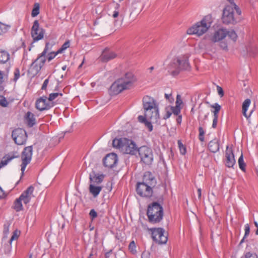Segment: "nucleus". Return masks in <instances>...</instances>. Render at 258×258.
<instances>
[{
  "instance_id": "obj_1",
  "label": "nucleus",
  "mask_w": 258,
  "mask_h": 258,
  "mask_svg": "<svg viewBox=\"0 0 258 258\" xmlns=\"http://www.w3.org/2000/svg\"><path fill=\"white\" fill-rule=\"evenodd\" d=\"M144 114L147 118L153 121V123H158L159 120V110L158 104L152 97L145 96L143 98Z\"/></svg>"
},
{
  "instance_id": "obj_2",
  "label": "nucleus",
  "mask_w": 258,
  "mask_h": 258,
  "mask_svg": "<svg viewBox=\"0 0 258 258\" xmlns=\"http://www.w3.org/2000/svg\"><path fill=\"white\" fill-rule=\"evenodd\" d=\"M136 81V79L132 73H126L111 85L109 91L110 94L117 95L124 90L130 89L133 86Z\"/></svg>"
},
{
  "instance_id": "obj_3",
  "label": "nucleus",
  "mask_w": 258,
  "mask_h": 258,
  "mask_svg": "<svg viewBox=\"0 0 258 258\" xmlns=\"http://www.w3.org/2000/svg\"><path fill=\"white\" fill-rule=\"evenodd\" d=\"M213 23V19L211 15H207L203 19L192 25L186 30V33L188 35H195L200 37L205 34L211 26Z\"/></svg>"
},
{
  "instance_id": "obj_4",
  "label": "nucleus",
  "mask_w": 258,
  "mask_h": 258,
  "mask_svg": "<svg viewBox=\"0 0 258 258\" xmlns=\"http://www.w3.org/2000/svg\"><path fill=\"white\" fill-rule=\"evenodd\" d=\"M113 147L118 149L122 153L135 155L138 151L136 143L127 138L115 139L112 141Z\"/></svg>"
},
{
  "instance_id": "obj_5",
  "label": "nucleus",
  "mask_w": 258,
  "mask_h": 258,
  "mask_svg": "<svg viewBox=\"0 0 258 258\" xmlns=\"http://www.w3.org/2000/svg\"><path fill=\"white\" fill-rule=\"evenodd\" d=\"M147 215L149 221L152 224L161 222L163 217L162 206L157 202H153L148 207Z\"/></svg>"
},
{
  "instance_id": "obj_6",
  "label": "nucleus",
  "mask_w": 258,
  "mask_h": 258,
  "mask_svg": "<svg viewBox=\"0 0 258 258\" xmlns=\"http://www.w3.org/2000/svg\"><path fill=\"white\" fill-rule=\"evenodd\" d=\"M171 66L176 70L172 72L173 75H176L180 70H187L189 69L188 56L186 55L178 56L173 59Z\"/></svg>"
},
{
  "instance_id": "obj_7",
  "label": "nucleus",
  "mask_w": 258,
  "mask_h": 258,
  "mask_svg": "<svg viewBox=\"0 0 258 258\" xmlns=\"http://www.w3.org/2000/svg\"><path fill=\"white\" fill-rule=\"evenodd\" d=\"M9 230L8 226H5L3 231V237L2 238V244L5 247L6 252H9L12 249V242L13 241L17 240L20 236V231L15 230L11 236V238L8 239V234Z\"/></svg>"
},
{
  "instance_id": "obj_8",
  "label": "nucleus",
  "mask_w": 258,
  "mask_h": 258,
  "mask_svg": "<svg viewBox=\"0 0 258 258\" xmlns=\"http://www.w3.org/2000/svg\"><path fill=\"white\" fill-rule=\"evenodd\" d=\"M227 35L226 29L221 28L216 30L211 37V40L214 43L219 42V46L223 50H228V44L224 39Z\"/></svg>"
},
{
  "instance_id": "obj_9",
  "label": "nucleus",
  "mask_w": 258,
  "mask_h": 258,
  "mask_svg": "<svg viewBox=\"0 0 258 258\" xmlns=\"http://www.w3.org/2000/svg\"><path fill=\"white\" fill-rule=\"evenodd\" d=\"M235 9L232 5H226L223 11L222 20L225 24H235L237 23V14H234ZM236 14H237L236 13Z\"/></svg>"
},
{
  "instance_id": "obj_10",
  "label": "nucleus",
  "mask_w": 258,
  "mask_h": 258,
  "mask_svg": "<svg viewBox=\"0 0 258 258\" xmlns=\"http://www.w3.org/2000/svg\"><path fill=\"white\" fill-rule=\"evenodd\" d=\"M141 161L146 164L150 165L153 161V153L151 148L143 146L138 149Z\"/></svg>"
},
{
  "instance_id": "obj_11",
  "label": "nucleus",
  "mask_w": 258,
  "mask_h": 258,
  "mask_svg": "<svg viewBox=\"0 0 258 258\" xmlns=\"http://www.w3.org/2000/svg\"><path fill=\"white\" fill-rule=\"evenodd\" d=\"M32 146L26 147L24 149L21 156L22 162L21 165V170L22 172L21 177H22L23 176L24 172L25 171L27 165L30 163L32 159Z\"/></svg>"
},
{
  "instance_id": "obj_12",
  "label": "nucleus",
  "mask_w": 258,
  "mask_h": 258,
  "mask_svg": "<svg viewBox=\"0 0 258 258\" xmlns=\"http://www.w3.org/2000/svg\"><path fill=\"white\" fill-rule=\"evenodd\" d=\"M152 237L154 241L160 244H165L168 240L167 235L162 228H151Z\"/></svg>"
},
{
  "instance_id": "obj_13",
  "label": "nucleus",
  "mask_w": 258,
  "mask_h": 258,
  "mask_svg": "<svg viewBox=\"0 0 258 258\" xmlns=\"http://www.w3.org/2000/svg\"><path fill=\"white\" fill-rule=\"evenodd\" d=\"M45 33V30L40 27L38 20H35L31 30V35L33 38V42H37L42 40Z\"/></svg>"
},
{
  "instance_id": "obj_14",
  "label": "nucleus",
  "mask_w": 258,
  "mask_h": 258,
  "mask_svg": "<svg viewBox=\"0 0 258 258\" xmlns=\"http://www.w3.org/2000/svg\"><path fill=\"white\" fill-rule=\"evenodd\" d=\"M12 137L15 143L18 145L25 144L27 139L26 132L20 128L14 130L12 132Z\"/></svg>"
},
{
  "instance_id": "obj_15",
  "label": "nucleus",
  "mask_w": 258,
  "mask_h": 258,
  "mask_svg": "<svg viewBox=\"0 0 258 258\" xmlns=\"http://www.w3.org/2000/svg\"><path fill=\"white\" fill-rule=\"evenodd\" d=\"M53 102H49L46 96H43L38 98L35 102V107L39 111L48 110L54 106Z\"/></svg>"
},
{
  "instance_id": "obj_16",
  "label": "nucleus",
  "mask_w": 258,
  "mask_h": 258,
  "mask_svg": "<svg viewBox=\"0 0 258 258\" xmlns=\"http://www.w3.org/2000/svg\"><path fill=\"white\" fill-rule=\"evenodd\" d=\"M136 190L138 195L143 197H150L153 192L151 185L144 182L138 183Z\"/></svg>"
},
{
  "instance_id": "obj_17",
  "label": "nucleus",
  "mask_w": 258,
  "mask_h": 258,
  "mask_svg": "<svg viewBox=\"0 0 258 258\" xmlns=\"http://www.w3.org/2000/svg\"><path fill=\"white\" fill-rule=\"evenodd\" d=\"M46 61V54L41 53L37 58L31 64L30 69L34 74H37L41 70Z\"/></svg>"
},
{
  "instance_id": "obj_18",
  "label": "nucleus",
  "mask_w": 258,
  "mask_h": 258,
  "mask_svg": "<svg viewBox=\"0 0 258 258\" xmlns=\"http://www.w3.org/2000/svg\"><path fill=\"white\" fill-rule=\"evenodd\" d=\"M118 161L117 156L115 153L107 154L103 159V164L106 167L112 168L116 166Z\"/></svg>"
},
{
  "instance_id": "obj_19",
  "label": "nucleus",
  "mask_w": 258,
  "mask_h": 258,
  "mask_svg": "<svg viewBox=\"0 0 258 258\" xmlns=\"http://www.w3.org/2000/svg\"><path fill=\"white\" fill-rule=\"evenodd\" d=\"M225 165L230 168L232 167L235 164V160L232 150L227 146L225 151Z\"/></svg>"
},
{
  "instance_id": "obj_20",
  "label": "nucleus",
  "mask_w": 258,
  "mask_h": 258,
  "mask_svg": "<svg viewBox=\"0 0 258 258\" xmlns=\"http://www.w3.org/2000/svg\"><path fill=\"white\" fill-rule=\"evenodd\" d=\"M34 190V187L33 186H30L25 191H24L19 197L25 204L29 203L31 199L34 197L33 195Z\"/></svg>"
},
{
  "instance_id": "obj_21",
  "label": "nucleus",
  "mask_w": 258,
  "mask_h": 258,
  "mask_svg": "<svg viewBox=\"0 0 258 258\" xmlns=\"http://www.w3.org/2000/svg\"><path fill=\"white\" fill-rule=\"evenodd\" d=\"M116 56V54L115 52L109 50V49L106 48H105L101 55L100 56V60L103 62H107Z\"/></svg>"
},
{
  "instance_id": "obj_22",
  "label": "nucleus",
  "mask_w": 258,
  "mask_h": 258,
  "mask_svg": "<svg viewBox=\"0 0 258 258\" xmlns=\"http://www.w3.org/2000/svg\"><path fill=\"white\" fill-rule=\"evenodd\" d=\"M104 178L103 174L96 173L92 171L89 174L90 184L97 185L101 183Z\"/></svg>"
},
{
  "instance_id": "obj_23",
  "label": "nucleus",
  "mask_w": 258,
  "mask_h": 258,
  "mask_svg": "<svg viewBox=\"0 0 258 258\" xmlns=\"http://www.w3.org/2000/svg\"><path fill=\"white\" fill-rule=\"evenodd\" d=\"M138 119L140 122L144 123L145 125L148 128L149 132L153 131V125L152 124V122L153 123V121L147 118L145 115L144 116L139 115L138 117Z\"/></svg>"
},
{
  "instance_id": "obj_24",
  "label": "nucleus",
  "mask_w": 258,
  "mask_h": 258,
  "mask_svg": "<svg viewBox=\"0 0 258 258\" xmlns=\"http://www.w3.org/2000/svg\"><path fill=\"white\" fill-rule=\"evenodd\" d=\"M143 182L151 186L156 183V179L152 173L148 171L144 174Z\"/></svg>"
},
{
  "instance_id": "obj_25",
  "label": "nucleus",
  "mask_w": 258,
  "mask_h": 258,
  "mask_svg": "<svg viewBox=\"0 0 258 258\" xmlns=\"http://www.w3.org/2000/svg\"><path fill=\"white\" fill-rule=\"evenodd\" d=\"M209 150L212 153H215L219 150V143L217 139L211 141L208 145Z\"/></svg>"
},
{
  "instance_id": "obj_26",
  "label": "nucleus",
  "mask_w": 258,
  "mask_h": 258,
  "mask_svg": "<svg viewBox=\"0 0 258 258\" xmlns=\"http://www.w3.org/2000/svg\"><path fill=\"white\" fill-rule=\"evenodd\" d=\"M25 119L29 127L33 126L36 123V119L33 113L28 111L25 116Z\"/></svg>"
},
{
  "instance_id": "obj_27",
  "label": "nucleus",
  "mask_w": 258,
  "mask_h": 258,
  "mask_svg": "<svg viewBox=\"0 0 258 258\" xmlns=\"http://www.w3.org/2000/svg\"><path fill=\"white\" fill-rule=\"evenodd\" d=\"M102 189V186L100 185H94L93 184H90L89 185V192L94 198L97 197L99 195Z\"/></svg>"
},
{
  "instance_id": "obj_28",
  "label": "nucleus",
  "mask_w": 258,
  "mask_h": 258,
  "mask_svg": "<svg viewBox=\"0 0 258 258\" xmlns=\"http://www.w3.org/2000/svg\"><path fill=\"white\" fill-rule=\"evenodd\" d=\"M251 101L249 99H245L242 103V113L243 115L248 119L252 114L253 111V109L250 111L249 115H247L246 112L248 110V108L250 104Z\"/></svg>"
},
{
  "instance_id": "obj_29",
  "label": "nucleus",
  "mask_w": 258,
  "mask_h": 258,
  "mask_svg": "<svg viewBox=\"0 0 258 258\" xmlns=\"http://www.w3.org/2000/svg\"><path fill=\"white\" fill-rule=\"evenodd\" d=\"M209 113V111L207 109H201L200 110L199 115L198 117V119L200 122H202L204 124L205 122V121L208 119Z\"/></svg>"
},
{
  "instance_id": "obj_30",
  "label": "nucleus",
  "mask_w": 258,
  "mask_h": 258,
  "mask_svg": "<svg viewBox=\"0 0 258 258\" xmlns=\"http://www.w3.org/2000/svg\"><path fill=\"white\" fill-rule=\"evenodd\" d=\"M10 59L9 53L5 50H0V63H5Z\"/></svg>"
},
{
  "instance_id": "obj_31",
  "label": "nucleus",
  "mask_w": 258,
  "mask_h": 258,
  "mask_svg": "<svg viewBox=\"0 0 258 258\" xmlns=\"http://www.w3.org/2000/svg\"><path fill=\"white\" fill-rule=\"evenodd\" d=\"M210 107L213 109L211 111L213 113V116L218 117V114L220 110L221 109V106L217 103H215L210 105Z\"/></svg>"
},
{
  "instance_id": "obj_32",
  "label": "nucleus",
  "mask_w": 258,
  "mask_h": 258,
  "mask_svg": "<svg viewBox=\"0 0 258 258\" xmlns=\"http://www.w3.org/2000/svg\"><path fill=\"white\" fill-rule=\"evenodd\" d=\"M22 202L23 201L20 198L17 199L14 202V209L17 211L19 212L23 210V205Z\"/></svg>"
},
{
  "instance_id": "obj_33",
  "label": "nucleus",
  "mask_w": 258,
  "mask_h": 258,
  "mask_svg": "<svg viewBox=\"0 0 258 258\" xmlns=\"http://www.w3.org/2000/svg\"><path fill=\"white\" fill-rule=\"evenodd\" d=\"M227 36L233 42H235L236 41L237 35L234 30L227 31Z\"/></svg>"
},
{
  "instance_id": "obj_34",
  "label": "nucleus",
  "mask_w": 258,
  "mask_h": 258,
  "mask_svg": "<svg viewBox=\"0 0 258 258\" xmlns=\"http://www.w3.org/2000/svg\"><path fill=\"white\" fill-rule=\"evenodd\" d=\"M39 5L38 3L34 4V8L31 13L32 17H35L39 14Z\"/></svg>"
},
{
  "instance_id": "obj_35",
  "label": "nucleus",
  "mask_w": 258,
  "mask_h": 258,
  "mask_svg": "<svg viewBox=\"0 0 258 258\" xmlns=\"http://www.w3.org/2000/svg\"><path fill=\"white\" fill-rule=\"evenodd\" d=\"M13 158V157L10 156L6 157V158H4L1 161H0V169L7 165L8 163L10 162Z\"/></svg>"
},
{
  "instance_id": "obj_36",
  "label": "nucleus",
  "mask_w": 258,
  "mask_h": 258,
  "mask_svg": "<svg viewBox=\"0 0 258 258\" xmlns=\"http://www.w3.org/2000/svg\"><path fill=\"white\" fill-rule=\"evenodd\" d=\"M238 163L239 168L241 170L244 171L245 170V163L244 162L243 157L242 153H241V156H240V157L238 159Z\"/></svg>"
},
{
  "instance_id": "obj_37",
  "label": "nucleus",
  "mask_w": 258,
  "mask_h": 258,
  "mask_svg": "<svg viewBox=\"0 0 258 258\" xmlns=\"http://www.w3.org/2000/svg\"><path fill=\"white\" fill-rule=\"evenodd\" d=\"M10 26L0 22V35L6 33Z\"/></svg>"
},
{
  "instance_id": "obj_38",
  "label": "nucleus",
  "mask_w": 258,
  "mask_h": 258,
  "mask_svg": "<svg viewBox=\"0 0 258 258\" xmlns=\"http://www.w3.org/2000/svg\"><path fill=\"white\" fill-rule=\"evenodd\" d=\"M228 1L229 3V5H232L233 6L235 11L236 12L238 16H240L241 14V11L240 10L239 8L236 5V4L234 3V0H226Z\"/></svg>"
},
{
  "instance_id": "obj_39",
  "label": "nucleus",
  "mask_w": 258,
  "mask_h": 258,
  "mask_svg": "<svg viewBox=\"0 0 258 258\" xmlns=\"http://www.w3.org/2000/svg\"><path fill=\"white\" fill-rule=\"evenodd\" d=\"M70 41H66L61 46V47L57 50V53H61L63 51H64L66 49L70 47Z\"/></svg>"
},
{
  "instance_id": "obj_40",
  "label": "nucleus",
  "mask_w": 258,
  "mask_h": 258,
  "mask_svg": "<svg viewBox=\"0 0 258 258\" xmlns=\"http://www.w3.org/2000/svg\"><path fill=\"white\" fill-rule=\"evenodd\" d=\"M169 109L171 110L172 113L175 115H178L180 113L181 107L178 106H169Z\"/></svg>"
},
{
  "instance_id": "obj_41",
  "label": "nucleus",
  "mask_w": 258,
  "mask_h": 258,
  "mask_svg": "<svg viewBox=\"0 0 258 258\" xmlns=\"http://www.w3.org/2000/svg\"><path fill=\"white\" fill-rule=\"evenodd\" d=\"M199 139L200 141L204 142L205 141L204 135L205 134V132L204 128L202 126H200L199 127Z\"/></svg>"
},
{
  "instance_id": "obj_42",
  "label": "nucleus",
  "mask_w": 258,
  "mask_h": 258,
  "mask_svg": "<svg viewBox=\"0 0 258 258\" xmlns=\"http://www.w3.org/2000/svg\"><path fill=\"white\" fill-rule=\"evenodd\" d=\"M178 145L180 150V153L182 155H185L186 152L185 147L182 144L180 141H178Z\"/></svg>"
},
{
  "instance_id": "obj_43",
  "label": "nucleus",
  "mask_w": 258,
  "mask_h": 258,
  "mask_svg": "<svg viewBox=\"0 0 258 258\" xmlns=\"http://www.w3.org/2000/svg\"><path fill=\"white\" fill-rule=\"evenodd\" d=\"M62 96L61 93H53L49 94V97L47 98L49 102H53V101L58 96Z\"/></svg>"
},
{
  "instance_id": "obj_44",
  "label": "nucleus",
  "mask_w": 258,
  "mask_h": 258,
  "mask_svg": "<svg viewBox=\"0 0 258 258\" xmlns=\"http://www.w3.org/2000/svg\"><path fill=\"white\" fill-rule=\"evenodd\" d=\"M8 104L9 103L6 98L4 96L0 95V105L6 107L8 106Z\"/></svg>"
},
{
  "instance_id": "obj_45",
  "label": "nucleus",
  "mask_w": 258,
  "mask_h": 258,
  "mask_svg": "<svg viewBox=\"0 0 258 258\" xmlns=\"http://www.w3.org/2000/svg\"><path fill=\"white\" fill-rule=\"evenodd\" d=\"M128 248L132 253L134 254L136 252V245L134 241H132L130 242Z\"/></svg>"
},
{
  "instance_id": "obj_46",
  "label": "nucleus",
  "mask_w": 258,
  "mask_h": 258,
  "mask_svg": "<svg viewBox=\"0 0 258 258\" xmlns=\"http://www.w3.org/2000/svg\"><path fill=\"white\" fill-rule=\"evenodd\" d=\"M14 81L15 82H16L20 77V70L18 68H16L15 69L14 71Z\"/></svg>"
},
{
  "instance_id": "obj_47",
  "label": "nucleus",
  "mask_w": 258,
  "mask_h": 258,
  "mask_svg": "<svg viewBox=\"0 0 258 258\" xmlns=\"http://www.w3.org/2000/svg\"><path fill=\"white\" fill-rule=\"evenodd\" d=\"M248 51L250 55L254 56L257 52V48L255 46H253Z\"/></svg>"
},
{
  "instance_id": "obj_48",
  "label": "nucleus",
  "mask_w": 258,
  "mask_h": 258,
  "mask_svg": "<svg viewBox=\"0 0 258 258\" xmlns=\"http://www.w3.org/2000/svg\"><path fill=\"white\" fill-rule=\"evenodd\" d=\"M119 5L118 4H116V5H115V11L113 12V13L112 14V17L114 18H115L116 17H117L118 16H119V11H118V9L119 8Z\"/></svg>"
},
{
  "instance_id": "obj_49",
  "label": "nucleus",
  "mask_w": 258,
  "mask_h": 258,
  "mask_svg": "<svg viewBox=\"0 0 258 258\" xmlns=\"http://www.w3.org/2000/svg\"><path fill=\"white\" fill-rule=\"evenodd\" d=\"M172 111L170 109H169V106L166 108V114L165 116H164V119H166L168 118H169L171 114H172Z\"/></svg>"
},
{
  "instance_id": "obj_50",
  "label": "nucleus",
  "mask_w": 258,
  "mask_h": 258,
  "mask_svg": "<svg viewBox=\"0 0 258 258\" xmlns=\"http://www.w3.org/2000/svg\"><path fill=\"white\" fill-rule=\"evenodd\" d=\"M89 215L93 221L95 218L97 217V213L94 209H91L89 212Z\"/></svg>"
},
{
  "instance_id": "obj_51",
  "label": "nucleus",
  "mask_w": 258,
  "mask_h": 258,
  "mask_svg": "<svg viewBox=\"0 0 258 258\" xmlns=\"http://www.w3.org/2000/svg\"><path fill=\"white\" fill-rule=\"evenodd\" d=\"M182 104V100L181 98L180 95H177L176 96V100L175 102V106L180 107V105Z\"/></svg>"
},
{
  "instance_id": "obj_52",
  "label": "nucleus",
  "mask_w": 258,
  "mask_h": 258,
  "mask_svg": "<svg viewBox=\"0 0 258 258\" xmlns=\"http://www.w3.org/2000/svg\"><path fill=\"white\" fill-rule=\"evenodd\" d=\"M59 53H57V51L55 52H52L48 54V61L51 60L52 59H53Z\"/></svg>"
},
{
  "instance_id": "obj_53",
  "label": "nucleus",
  "mask_w": 258,
  "mask_h": 258,
  "mask_svg": "<svg viewBox=\"0 0 258 258\" xmlns=\"http://www.w3.org/2000/svg\"><path fill=\"white\" fill-rule=\"evenodd\" d=\"M244 230H245V234H244V238H245L249 235V232H250V228H249V226L248 224H246L245 225Z\"/></svg>"
},
{
  "instance_id": "obj_54",
  "label": "nucleus",
  "mask_w": 258,
  "mask_h": 258,
  "mask_svg": "<svg viewBox=\"0 0 258 258\" xmlns=\"http://www.w3.org/2000/svg\"><path fill=\"white\" fill-rule=\"evenodd\" d=\"M51 49V46H50L49 42H47V43H46L45 48H44L43 51H42V53H43V54H46L48 51Z\"/></svg>"
},
{
  "instance_id": "obj_55",
  "label": "nucleus",
  "mask_w": 258,
  "mask_h": 258,
  "mask_svg": "<svg viewBox=\"0 0 258 258\" xmlns=\"http://www.w3.org/2000/svg\"><path fill=\"white\" fill-rule=\"evenodd\" d=\"M217 90L218 94L220 97H222L224 95V91L223 89L219 86H217Z\"/></svg>"
},
{
  "instance_id": "obj_56",
  "label": "nucleus",
  "mask_w": 258,
  "mask_h": 258,
  "mask_svg": "<svg viewBox=\"0 0 258 258\" xmlns=\"http://www.w3.org/2000/svg\"><path fill=\"white\" fill-rule=\"evenodd\" d=\"M142 258H150V253L148 251H144L142 254Z\"/></svg>"
},
{
  "instance_id": "obj_57",
  "label": "nucleus",
  "mask_w": 258,
  "mask_h": 258,
  "mask_svg": "<svg viewBox=\"0 0 258 258\" xmlns=\"http://www.w3.org/2000/svg\"><path fill=\"white\" fill-rule=\"evenodd\" d=\"M218 117L213 116L212 127L216 128L217 124Z\"/></svg>"
},
{
  "instance_id": "obj_58",
  "label": "nucleus",
  "mask_w": 258,
  "mask_h": 258,
  "mask_svg": "<svg viewBox=\"0 0 258 258\" xmlns=\"http://www.w3.org/2000/svg\"><path fill=\"white\" fill-rule=\"evenodd\" d=\"M48 82H49L48 79H47L44 80V81L42 84V87H41L42 90H45L46 89V87L48 84Z\"/></svg>"
},
{
  "instance_id": "obj_59",
  "label": "nucleus",
  "mask_w": 258,
  "mask_h": 258,
  "mask_svg": "<svg viewBox=\"0 0 258 258\" xmlns=\"http://www.w3.org/2000/svg\"><path fill=\"white\" fill-rule=\"evenodd\" d=\"M3 73L2 72L0 71V91L2 90L1 84L3 82Z\"/></svg>"
},
{
  "instance_id": "obj_60",
  "label": "nucleus",
  "mask_w": 258,
  "mask_h": 258,
  "mask_svg": "<svg viewBox=\"0 0 258 258\" xmlns=\"http://www.w3.org/2000/svg\"><path fill=\"white\" fill-rule=\"evenodd\" d=\"M182 121V116L181 115H178V117L176 119V121L178 123L180 124Z\"/></svg>"
},
{
  "instance_id": "obj_61",
  "label": "nucleus",
  "mask_w": 258,
  "mask_h": 258,
  "mask_svg": "<svg viewBox=\"0 0 258 258\" xmlns=\"http://www.w3.org/2000/svg\"><path fill=\"white\" fill-rule=\"evenodd\" d=\"M198 198H199V199H200L201 197V194H202V190L201 188H198Z\"/></svg>"
},
{
  "instance_id": "obj_62",
  "label": "nucleus",
  "mask_w": 258,
  "mask_h": 258,
  "mask_svg": "<svg viewBox=\"0 0 258 258\" xmlns=\"http://www.w3.org/2000/svg\"><path fill=\"white\" fill-rule=\"evenodd\" d=\"M171 96V94H165V97L166 98V99L170 100V97Z\"/></svg>"
},
{
  "instance_id": "obj_63",
  "label": "nucleus",
  "mask_w": 258,
  "mask_h": 258,
  "mask_svg": "<svg viewBox=\"0 0 258 258\" xmlns=\"http://www.w3.org/2000/svg\"><path fill=\"white\" fill-rule=\"evenodd\" d=\"M154 69V67H151L149 70H150V72H151Z\"/></svg>"
},
{
  "instance_id": "obj_64",
  "label": "nucleus",
  "mask_w": 258,
  "mask_h": 258,
  "mask_svg": "<svg viewBox=\"0 0 258 258\" xmlns=\"http://www.w3.org/2000/svg\"><path fill=\"white\" fill-rule=\"evenodd\" d=\"M254 225L255 226V227L257 228H258V223L256 221H254Z\"/></svg>"
}]
</instances>
